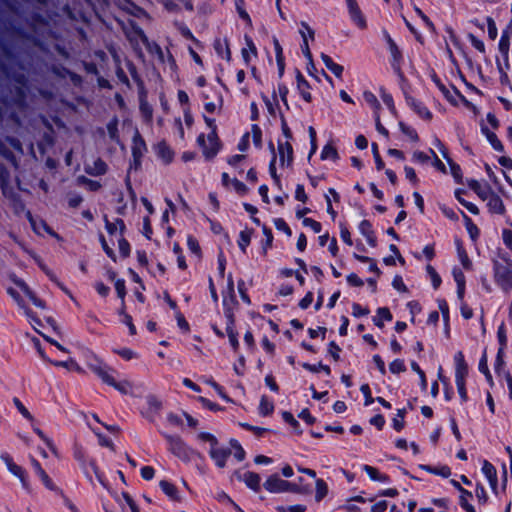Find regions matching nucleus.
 <instances>
[{
  "instance_id": "obj_48",
  "label": "nucleus",
  "mask_w": 512,
  "mask_h": 512,
  "mask_svg": "<svg viewBox=\"0 0 512 512\" xmlns=\"http://www.w3.org/2000/svg\"><path fill=\"white\" fill-rule=\"evenodd\" d=\"M52 364L78 372L81 371V367L73 359H68L67 361H53Z\"/></svg>"
},
{
  "instance_id": "obj_63",
  "label": "nucleus",
  "mask_w": 512,
  "mask_h": 512,
  "mask_svg": "<svg viewBox=\"0 0 512 512\" xmlns=\"http://www.w3.org/2000/svg\"><path fill=\"white\" fill-rule=\"evenodd\" d=\"M198 438L201 441L208 442L210 444V447L215 446V444H218L217 438L210 433L201 432L198 434Z\"/></svg>"
},
{
  "instance_id": "obj_42",
  "label": "nucleus",
  "mask_w": 512,
  "mask_h": 512,
  "mask_svg": "<svg viewBox=\"0 0 512 512\" xmlns=\"http://www.w3.org/2000/svg\"><path fill=\"white\" fill-rule=\"evenodd\" d=\"M274 410V404L266 396H262L259 405V413L263 416L271 414Z\"/></svg>"
},
{
  "instance_id": "obj_2",
  "label": "nucleus",
  "mask_w": 512,
  "mask_h": 512,
  "mask_svg": "<svg viewBox=\"0 0 512 512\" xmlns=\"http://www.w3.org/2000/svg\"><path fill=\"white\" fill-rule=\"evenodd\" d=\"M164 437L169 445L170 452L182 461L189 462L195 455V451L188 447L179 436L165 434Z\"/></svg>"
},
{
  "instance_id": "obj_31",
  "label": "nucleus",
  "mask_w": 512,
  "mask_h": 512,
  "mask_svg": "<svg viewBox=\"0 0 512 512\" xmlns=\"http://www.w3.org/2000/svg\"><path fill=\"white\" fill-rule=\"evenodd\" d=\"M0 459H1V460L4 462V464L6 465V467H7L8 471H9L12 475H14V476H16V474H17L18 472H20V470L22 469V467H21V466L17 465V464L14 462V460H13L12 456H11L9 453H7V452H2V453H1V455H0Z\"/></svg>"
},
{
  "instance_id": "obj_55",
  "label": "nucleus",
  "mask_w": 512,
  "mask_h": 512,
  "mask_svg": "<svg viewBox=\"0 0 512 512\" xmlns=\"http://www.w3.org/2000/svg\"><path fill=\"white\" fill-rule=\"evenodd\" d=\"M389 370L392 373H394V374H398L400 372H404L406 370V366L404 364V361L400 360V359H395L394 361H392L390 363Z\"/></svg>"
},
{
  "instance_id": "obj_56",
  "label": "nucleus",
  "mask_w": 512,
  "mask_h": 512,
  "mask_svg": "<svg viewBox=\"0 0 512 512\" xmlns=\"http://www.w3.org/2000/svg\"><path fill=\"white\" fill-rule=\"evenodd\" d=\"M118 121L117 119H113L111 120L108 124H107V131H108V134L110 136V138L112 140H117L118 139Z\"/></svg>"
},
{
  "instance_id": "obj_7",
  "label": "nucleus",
  "mask_w": 512,
  "mask_h": 512,
  "mask_svg": "<svg viewBox=\"0 0 512 512\" xmlns=\"http://www.w3.org/2000/svg\"><path fill=\"white\" fill-rule=\"evenodd\" d=\"M209 455L217 467L224 468L226 466L227 459L231 455V449L219 446L218 443L215 444V446L210 447Z\"/></svg>"
},
{
  "instance_id": "obj_57",
  "label": "nucleus",
  "mask_w": 512,
  "mask_h": 512,
  "mask_svg": "<svg viewBox=\"0 0 512 512\" xmlns=\"http://www.w3.org/2000/svg\"><path fill=\"white\" fill-rule=\"evenodd\" d=\"M479 371L486 376V378L489 382H492V376H491L488 366H487V357L485 354L482 356V358L479 361Z\"/></svg>"
},
{
  "instance_id": "obj_52",
  "label": "nucleus",
  "mask_w": 512,
  "mask_h": 512,
  "mask_svg": "<svg viewBox=\"0 0 512 512\" xmlns=\"http://www.w3.org/2000/svg\"><path fill=\"white\" fill-rule=\"evenodd\" d=\"M271 148H272V151H273V157H272V160L269 164V173L272 177V179L274 180V183L277 185V186H280V178L279 176L277 175V172H276V166H275V163H276V155L274 153V148L273 146L271 145Z\"/></svg>"
},
{
  "instance_id": "obj_25",
  "label": "nucleus",
  "mask_w": 512,
  "mask_h": 512,
  "mask_svg": "<svg viewBox=\"0 0 512 512\" xmlns=\"http://www.w3.org/2000/svg\"><path fill=\"white\" fill-rule=\"evenodd\" d=\"M146 152L147 147L145 141L140 136L139 132L136 131L132 143V156L143 157Z\"/></svg>"
},
{
  "instance_id": "obj_41",
  "label": "nucleus",
  "mask_w": 512,
  "mask_h": 512,
  "mask_svg": "<svg viewBox=\"0 0 512 512\" xmlns=\"http://www.w3.org/2000/svg\"><path fill=\"white\" fill-rule=\"evenodd\" d=\"M328 493V486L323 479L316 480L315 500L320 502Z\"/></svg>"
},
{
  "instance_id": "obj_17",
  "label": "nucleus",
  "mask_w": 512,
  "mask_h": 512,
  "mask_svg": "<svg viewBox=\"0 0 512 512\" xmlns=\"http://www.w3.org/2000/svg\"><path fill=\"white\" fill-rule=\"evenodd\" d=\"M89 368L97 374L99 378L104 382L105 380H109L108 376L111 373H114V370H112L107 365L103 364L98 359H95L93 362L89 363Z\"/></svg>"
},
{
  "instance_id": "obj_40",
  "label": "nucleus",
  "mask_w": 512,
  "mask_h": 512,
  "mask_svg": "<svg viewBox=\"0 0 512 512\" xmlns=\"http://www.w3.org/2000/svg\"><path fill=\"white\" fill-rule=\"evenodd\" d=\"M251 236L252 231L248 229L242 230L239 234L238 246L244 253L246 252V248L249 246L251 242Z\"/></svg>"
},
{
  "instance_id": "obj_8",
  "label": "nucleus",
  "mask_w": 512,
  "mask_h": 512,
  "mask_svg": "<svg viewBox=\"0 0 512 512\" xmlns=\"http://www.w3.org/2000/svg\"><path fill=\"white\" fill-rule=\"evenodd\" d=\"M348 8L349 16L352 22L360 29H365L367 26L366 19L360 10L356 0H345Z\"/></svg>"
},
{
  "instance_id": "obj_38",
  "label": "nucleus",
  "mask_w": 512,
  "mask_h": 512,
  "mask_svg": "<svg viewBox=\"0 0 512 512\" xmlns=\"http://www.w3.org/2000/svg\"><path fill=\"white\" fill-rule=\"evenodd\" d=\"M408 103L413 109L418 113V115L424 119L431 118V112L420 102H417L414 99L408 100Z\"/></svg>"
},
{
  "instance_id": "obj_21",
  "label": "nucleus",
  "mask_w": 512,
  "mask_h": 512,
  "mask_svg": "<svg viewBox=\"0 0 512 512\" xmlns=\"http://www.w3.org/2000/svg\"><path fill=\"white\" fill-rule=\"evenodd\" d=\"M240 480H242L250 489L256 492L260 490L261 478L257 473L247 471L242 476H240Z\"/></svg>"
},
{
  "instance_id": "obj_9",
  "label": "nucleus",
  "mask_w": 512,
  "mask_h": 512,
  "mask_svg": "<svg viewBox=\"0 0 512 512\" xmlns=\"http://www.w3.org/2000/svg\"><path fill=\"white\" fill-rule=\"evenodd\" d=\"M237 304L235 290H234V282L231 275L228 276L227 279V287L223 291V305L225 307V311L230 309L232 311L231 306Z\"/></svg>"
},
{
  "instance_id": "obj_10",
  "label": "nucleus",
  "mask_w": 512,
  "mask_h": 512,
  "mask_svg": "<svg viewBox=\"0 0 512 512\" xmlns=\"http://www.w3.org/2000/svg\"><path fill=\"white\" fill-rule=\"evenodd\" d=\"M482 473L486 477V479L489 482V485L492 489V491L497 494V471L496 468L487 460H484L482 463Z\"/></svg>"
},
{
  "instance_id": "obj_29",
  "label": "nucleus",
  "mask_w": 512,
  "mask_h": 512,
  "mask_svg": "<svg viewBox=\"0 0 512 512\" xmlns=\"http://www.w3.org/2000/svg\"><path fill=\"white\" fill-rule=\"evenodd\" d=\"M321 59L327 69H329L336 77L340 78L343 73V67L335 63L332 58L326 54H321Z\"/></svg>"
},
{
  "instance_id": "obj_13",
  "label": "nucleus",
  "mask_w": 512,
  "mask_h": 512,
  "mask_svg": "<svg viewBox=\"0 0 512 512\" xmlns=\"http://www.w3.org/2000/svg\"><path fill=\"white\" fill-rule=\"evenodd\" d=\"M278 153L282 166H290L293 161V148L288 141L278 143Z\"/></svg>"
},
{
  "instance_id": "obj_36",
  "label": "nucleus",
  "mask_w": 512,
  "mask_h": 512,
  "mask_svg": "<svg viewBox=\"0 0 512 512\" xmlns=\"http://www.w3.org/2000/svg\"><path fill=\"white\" fill-rule=\"evenodd\" d=\"M455 486L457 488H459V490L461 492V496H460L461 507L463 509H465L467 512H476L474 507L468 502V499L472 498V493L463 488H460V486L457 483H455Z\"/></svg>"
},
{
  "instance_id": "obj_54",
  "label": "nucleus",
  "mask_w": 512,
  "mask_h": 512,
  "mask_svg": "<svg viewBox=\"0 0 512 512\" xmlns=\"http://www.w3.org/2000/svg\"><path fill=\"white\" fill-rule=\"evenodd\" d=\"M288 92H289L288 87L283 83L278 84L277 92H274V97H276L278 95L280 97L281 101L287 107H288V103H287Z\"/></svg>"
},
{
  "instance_id": "obj_35",
  "label": "nucleus",
  "mask_w": 512,
  "mask_h": 512,
  "mask_svg": "<svg viewBox=\"0 0 512 512\" xmlns=\"http://www.w3.org/2000/svg\"><path fill=\"white\" fill-rule=\"evenodd\" d=\"M161 490L172 500H178V491L177 488L169 481L162 480L159 483Z\"/></svg>"
},
{
  "instance_id": "obj_62",
  "label": "nucleus",
  "mask_w": 512,
  "mask_h": 512,
  "mask_svg": "<svg viewBox=\"0 0 512 512\" xmlns=\"http://www.w3.org/2000/svg\"><path fill=\"white\" fill-rule=\"evenodd\" d=\"M458 256H459V260H460L461 264L463 265V267L466 269H470L472 266V263L467 255V253L463 249L458 248Z\"/></svg>"
},
{
  "instance_id": "obj_27",
  "label": "nucleus",
  "mask_w": 512,
  "mask_h": 512,
  "mask_svg": "<svg viewBox=\"0 0 512 512\" xmlns=\"http://www.w3.org/2000/svg\"><path fill=\"white\" fill-rule=\"evenodd\" d=\"M88 467L91 468V470L93 471V473L95 474L97 480L99 481V483L104 487V488H108L107 486V482L104 478V476L102 475V473H100V471L98 470V467L96 466L95 462L94 461H89L87 466H84L83 467V470H84V473L86 475V477L88 478L89 481H92V477L90 475V472L88 470Z\"/></svg>"
},
{
  "instance_id": "obj_16",
  "label": "nucleus",
  "mask_w": 512,
  "mask_h": 512,
  "mask_svg": "<svg viewBox=\"0 0 512 512\" xmlns=\"http://www.w3.org/2000/svg\"><path fill=\"white\" fill-rule=\"evenodd\" d=\"M509 46L510 38L507 31H504L499 40L498 49L502 57L503 64L509 68Z\"/></svg>"
},
{
  "instance_id": "obj_50",
  "label": "nucleus",
  "mask_w": 512,
  "mask_h": 512,
  "mask_svg": "<svg viewBox=\"0 0 512 512\" xmlns=\"http://www.w3.org/2000/svg\"><path fill=\"white\" fill-rule=\"evenodd\" d=\"M230 445L235 450L234 451V457L238 461H243L244 458H245V451L242 448V446L239 444V442L237 440H235V439H231L230 440Z\"/></svg>"
},
{
  "instance_id": "obj_34",
  "label": "nucleus",
  "mask_w": 512,
  "mask_h": 512,
  "mask_svg": "<svg viewBox=\"0 0 512 512\" xmlns=\"http://www.w3.org/2000/svg\"><path fill=\"white\" fill-rule=\"evenodd\" d=\"M392 314L390 313L388 308L382 307L377 310L376 316L373 318V322L376 326L382 328L384 321H391Z\"/></svg>"
},
{
  "instance_id": "obj_60",
  "label": "nucleus",
  "mask_w": 512,
  "mask_h": 512,
  "mask_svg": "<svg viewBox=\"0 0 512 512\" xmlns=\"http://www.w3.org/2000/svg\"><path fill=\"white\" fill-rule=\"evenodd\" d=\"M360 391L362 392V394L364 395L365 397V406H370L373 402H374V399L371 395V390H370V387L368 384H363L361 387H360Z\"/></svg>"
},
{
  "instance_id": "obj_4",
  "label": "nucleus",
  "mask_w": 512,
  "mask_h": 512,
  "mask_svg": "<svg viewBox=\"0 0 512 512\" xmlns=\"http://www.w3.org/2000/svg\"><path fill=\"white\" fill-rule=\"evenodd\" d=\"M197 143L202 148L203 154L207 159L215 157L220 148L216 131H211L207 137L204 134H200L197 138Z\"/></svg>"
},
{
  "instance_id": "obj_44",
  "label": "nucleus",
  "mask_w": 512,
  "mask_h": 512,
  "mask_svg": "<svg viewBox=\"0 0 512 512\" xmlns=\"http://www.w3.org/2000/svg\"><path fill=\"white\" fill-rule=\"evenodd\" d=\"M105 227L110 234H115L118 230L122 233L125 229V224L121 219H116L114 222H109L106 219Z\"/></svg>"
},
{
  "instance_id": "obj_24",
  "label": "nucleus",
  "mask_w": 512,
  "mask_h": 512,
  "mask_svg": "<svg viewBox=\"0 0 512 512\" xmlns=\"http://www.w3.org/2000/svg\"><path fill=\"white\" fill-rule=\"evenodd\" d=\"M156 154L165 164L171 163L174 158L173 150L164 142L156 146Z\"/></svg>"
},
{
  "instance_id": "obj_51",
  "label": "nucleus",
  "mask_w": 512,
  "mask_h": 512,
  "mask_svg": "<svg viewBox=\"0 0 512 512\" xmlns=\"http://www.w3.org/2000/svg\"><path fill=\"white\" fill-rule=\"evenodd\" d=\"M363 469H364V471H366V473L370 476V478L372 480L386 481V479H387L386 476L381 475L379 473V471L376 468L372 467V466L364 465Z\"/></svg>"
},
{
  "instance_id": "obj_26",
  "label": "nucleus",
  "mask_w": 512,
  "mask_h": 512,
  "mask_svg": "<svg viewBox=\"0 0 512 512\" xmlns=\"http://www.w3.org/2000/svg\"><path fill=\"white\" fill-rule=\"evenodd\" d=\"M7 293L16 301V303L19 305V307L24 310L26 316L32 322L39 323V321L34 317L33 313L25 306L22 298L20 297L19 293L15 289L9 287V288H7Z\"/></svg>"
},
{
  "instance_id": "obj_39",
  "label": "nucleus",
  "mask_w": 512,
  "mask_h": 512,
  "mask_svg": "<svg viewBox=\"0 0 512 512\" xmlns=\"http://www.w3.org/2000/svg\"><path fill=\"white\" fill-rule=\"evenodd\" d=\"M470 188L475 191L481 198L487 200L490 193H493L488 186H482L478 181L473 180L469 184Z\"/></svg>"
},
{
  "instance_id": "obj_3",
  "label": "nucleus",
  "mask_w": 512,
  "mask_h": 512,
  "mask_svg": "<svg viewBox=\"0 0 512 512\" xmlns=\"http://www.w3.org/2000/svg\"><path fill=\"white\" fill-rule=\"evenodd\" d=\"M137 34H138L140 40L142 41V43L145 45L148 52L151 55L156 56L160 63L168 62L171 69H173L175 67V61H174L173 57L171 56V54L169 53V51H167V53H165L157 43L150 42L142 30H138Z\"/></svg>"
},
{
  "instance_id": "obj_53",
  "label": "nucleus",
  "mask_w": 512,
  "mask_h": 512,
  "mask_svg": "<svg viewBox=\"0 0 512 512\" xmlns=\"http://www.w3.org/2000/svg\"><path fill=\"white\" fill-rule=\"evenodd\" d=\"M426 270H427L428 275L430 276L433 287L435 289H437L441 284V278H440L439 274L436 272V270L431 265H428L426 267Z\"/></svg>"
},
{
  "instance_id": "obj_47",
  "label": "nucleus",
  "mask_w": 512,
  "mask_h": 512,
  "mask_svg": "<svg viewBox=\"0 0 512 512\" xmlns=\"http://www.w3.org/2000/svg\"><path fill=\"white\" fill-rule=\"evenodd\" d=\"M127 3V6H125L124 8L129 12L131 13L132 15L136 16V17H146L147 16V13L145 12L144 9H142L141 7L129 2V1H126Z\"/></svg>"
},
{
  "instance_id": "obj_58",
  "label": "nucleus",
  "mask_w": 512,
  "mask_h": 512,
  "mask_svg": "<svg viewBox=\"0 0 512 512\" xmlns=\"http://www.w3.org/2000/svg\"><path fill=\"white\" fill-rule=\"evenodd\" d=\"M512 227V224H510ZM502 240L504 245L512 251V229H503L502 230Z\"/></svg>"
},
{
  "instance_id": "obj_43",
  "label": "nucleus",
  "mask_w": 512,
  "mask_h": 512,
  "mask_svg": "<svg viewBox=\"0 0 512 512\" xmlns=\"http://www.w3.org/2000/svg\"><path fill=\"white\" fill-rule=\"evenodd\" d=\"M321 159L322 160H337L338 159V152L336 148L330 144H327L323 147L321 151Z\"/></svg>"
},
{
  "instance_id": "obj_37",
  "label": "nucleus",
  "mask_w": 512,
  "mask_h": 512,
  "mask_svg": "<svg viewBox=\"0 0 512 512\" xmlns=\"http://www.w3.org/2000/svg\"><path fill=\"white\" fill-rule=\"evenodd\" d=\"M273 45H274V51H275V55H276V62H277L278 68H279V74L281 76L284 72L283 50H282V47H281L279 41L276 38L273 39Z\"/></svg>"
},
{
  "instance_id": "obj_12",
  "label": "nucleus",
  "mask_w": 512,
  "mask_h": 512,
  "mask_svg": "<svg viewBox=\"0 0 512 512\" xmlns=\"http://www.w3.org/2000/svg\"><path fill=\"white\" fill-rule=\"evenodd\" d=\"M11 279L14 282V284L21 289V291L32 301V303L35 306L42 309L45 308L44 302L35 296V294L30 290V288L23 280L17 278L16 276H12Z\"/></svg>"
},
{
  "instance_id": "obj_15",
  "label": "nucleus",
  "mask_w": 512,
  "mask_h": 512,
  "mask_svg": "<svg viewBox=\"0 0 512 512\" xmlns=\"http://www.w3.org/2000/svg\"><path fill=\"white\" fill-rule=\"evenodd\" d=\"M226 317L228 319V323H227V327H226V332H227V336L229 338V342L231 344V346L233 347V349L236 351L239 347V342H238V339H237V333L234 329V317H233V313L230 309H227L226 312Z\"/></svg>"
},
{
  "instance_id": "obj_18",
  "label": "nucleus",
  "mask_w": 512,
  "mask_h": 512,
  "mask_svg": "<svg viewBox=\"0 0 512 512\" xmlns=\"http://www.w3.org/2000/svg\"><path fill=\"white\" fill-rule=\"evenodd\" d=\"M113 374L114 373H111L108 376L109 380H105L104 383L114 387L116 390H118L122 394H129L131 392L132 385L126 380L117 381Z\"/></svg>"
},
{
  "instance_id": "obj_46",
  "label": "nucleus",
  "mask_w": 512,
  "mask_h": 512,
  "mask_svg": "<svg viewBox=\"0 0 512 512\" xmlns=\"http://www.w3.org/2000/svg\"><path fill=\"white\" fill-rule=\"evenodd\" d=\"M427 471H429L430 473H433V474H436V475H440L444 478H447L451 475V470L448 466H440V467H430V466H425L424 467Z\"/></svg>"
},
{
  "instance_id": "obj_59",
  "label": "nucleus",
  "mask_w": 512,
  "mask_h": 512,
  "mask_svg": "<svg viewBox=\"0 0 512 512\" xmlns=\"http://www.w3.org/2000/svg\"><path fill=\"white\" fill-rule=\"evenodd\" d=\"M13 403L23 417H25L28 420H32V415L18 398H14Z\"/></svg>"
},
{
  "instance_id": "obj_61",
  "label": "nucleus",
  "mask_w": 512,
  "mask_h": 512,
  "mask_svg": "<svg viewBox=\"0 0 512 512\" xmlns=\"http://www.w3.org/2000/svg\"><path fill=\"white\" fill-rule=\"evenodd\" d=\"M303 225L311 228L315 233L321 232V223L313 220L312 218H304Z\"/></svg>"
},
{
  "instance_id": "obj_64",
  "label": "nucleus",
  "mask_w": 512,
  "mask_h": 512,
  "mask_svg": "<svg viewBox=\"0 0 512 512\" xmlns=\"http://www.w3.org/2000/svg\"><path fill=\"white\" fill-rule=\"evenodd\" d=\"M115 290L117 292V295L120 299L124 300V297L126 295V287H125V281L123 279H118L115 282Z\"/></svg>"
},
{
  "instance_id": "obj_22",
  "label": "nucleus",
  "mask_w": 512,
  "mask_h": 512,
  "mask_svg": "<svg viewBox=\"0 0 512 512\" xmlns=\"http://www.w3.org/2000/svg\"><path fill=\"white\" fill-rule=\"evenodd\" d=\"M132 161L130 163V166H129V170H128V174L125 178V184H126V187H127V190L129 192V195L131 196L132 199H135L136 197V194L132 188V184H131V179H130V173L132 170H138L141 166V159L142 157H137V156H132Z\"/></svg>"
},
{
  "instance_id": "obj_30",
  "label": "nucleus",
  "mask_w": 512,
  "mask_h": 512,
  "mask_svg": "<svg viewBox=\"0 0 512 512\" xmlns=\"http://www.w3.org/2000/svg\"><path fill=\"white\" fill-rule=\"evenodd\" d=\"M107 170V165L104 161L97 159L92 165H86L85 171L91 175H103Z\"/></svg>"
},
{
  "instance_id": "obj_14",
  "label": "nucleus",
  "mask_w": 512,
  "mask_h": 512,
  "mask_svg": "<svg viewBox=\"0 0 512 512\" xmlns=\"http://www.w3.org/2000/svg\"><path fill=\"white\" fill-rule=\"evenodd\" d=\"M147 409L142 413L150 420L153 421L154 417L160 412L162 408L161 401L155 396H148L146 399Z\"/></svg>"
},
{
  "instance_id": "obj_20",
  "label": "nucleus",
  "mask_w": 512,
  "mask_h": 512,
  "mask_svg": "<svg viewBox=\"0 0 512 512\" xmlns=\"http://www.w3.org/2000/svg\"><path fill=\"white\" fill-rule=\"evenodd\" d=\"M359 232L366 238L367 243L375 247L376 246V237L374 235L372 225L369 221L363 220L359 224Z\"/></svg>"
},
{
  "instance_id": "obj_1",
  "label": "nucleus",
  "mask_w": 512,
  "mask_h": 512,
  "mask_svg": "<svg viewBox=\"0 0 512 512\" xmlns=\"http://www.w3.org/2000/svg\"><path fill=\"white\" fill-rule=\"evenodd\" d=\"M493 272L495 283L504 291L512 290V260L506 256H501V260L493 261Z\"/></svg>"
},
{
  "instance_id": "obj_28",
  "label": "nucleus",
  "mask_w": 512,
  "mask_h": 512,
  "mask_svg": "<svg viewBox=\"0 0 512 512\" xmlns=\"http://www.w3.org/2000/svg\"><path fill=\"white\" fill-rule=\"evenodd\" d=\"M214 49L220 57L230 61L231 52L226 40H222L220 38L216 39L214 42Z\"/></svg>"
},
{
  "instance_id": "obj_45",
  "label": "nucleus",
  "mask_w": 512,
  "mask_h": 512,
  "mask_svg": "<svg viewBox=\"0 0 512 512\" xmlns=\"http://www.w3.org/2000/svg\"><path fill=\"white\" fill-rule=\"evenodd\" d=\"M303 368L306 370H309L311 372L317 373L320 370L324 371L327 375H330L331 370L327 365H323L322 363L318 364H309V363H303Z\"/></svg>"
},
{
  "instance_id": "obj_49",
  "label": "nucleus",
  "mask_w": 512,
  "mask_h": 512,
  "mask_svg": "<svg viewBox=\"0 0 512 512\" xmlns=\"http://www.w3.org/2000/svg\"><path fill=\"white\" fill-rule=\"evenodd\" d=\"M15 477L19 479L24 490H26L28 493L32 491L27 472L25 471L24 468H22L20 472L16 474Z\"/></svg>"
},
{
  "instance_id": "obj_5",
  "label": "nucleus",
  "mask_w": 512,
  "mask_h": 512,
  "mask_svg": "<svg viewBox=\"0 0 512 512\" xmlns=\"http://www.w3.org/2000/svg\"><path fill=\"white\" fill-rule=\"evenodd\" d=\"M264 488L270 493L298 492V486L286 480H282L278 475H271L264 483Z\"/></svg>"
},
{
  "instance_id": "obj_23",
  "label": "nucleus",
  "mask_w": 512,
  "mask_h": 512,
  "mask_svg": "<svg viewBox=\"0 0 512 512\" xmlns=\"http://www.w3.org/2000/svg\"><path fill=\"white\" fill-rule=\"evenodd\" d=\"M296 82H297V90L299 91L301 97L306 102H310L312 100V96L309 92L310 86L300 72H297Z\"/></svg>"
},
{
  "instance_id": "obj_11",
  "label": "nucleus",
  "mask_w": 512,
  "mask_h": 512,
  "mask_svg": "<svg viewBox=\"0 0 512 512\" xmlns=\"http://www.w3.org/2000/svg\"><path fill=\"white\" fill-rule=\"evenodd\" d=\"M455 361V381H465L468 374V366L464 360V355L461 351L457 352L454 356Z\"/></svg>"
},
{
  "instance_id": "obj_33",
  "label": "nucleus",
  "mask_w": 512,
  "mask_h": 512,
  "mask_svg": "<svg viewBox=\"0 0 512 512\" xmlns=\"http://www.w3.org/2000/svg\"><path fill=\"white\" fill-rule=\"evenodd\" d=\"M246 40V47L242 49V57L246 64H248L251 61L252 56H256L257 50L256 46L253 43L252 39L249 37H245Z\"/></svg>"
},
{
  "instance_id": "obj_32",
  "label": "nucleus",
  "mask_w": 512,
  "mask_h": 512,
  "mask_svg": "<svg viewBox=\"0 0 512 512\" xmlns=\"http://www.w3.org/2000/svg\"><path fill=\"white\" fill-rule=\"evenodd\" d=\"M482 133L486 136L487 140L491 144V146L494 148V150L498 152L503 151V145L501 141L497 138L496 134L492 131H490L487 127L481 128Z\"/></svg>"
},
{
  "instance_id": "obj_6",
  "label": "nucleus",
  "mask_w": 512,
  "mask_h": 512,
  "mask_svg": "<svg viewBox=\"0 0 512 512\" xmlns=\"http://www.w3.org/2000/svg\"><path fill=\"white\" fill-rule=\"evenodd\" d=\"M383 37L387 43L388 50L391 55V65L396 72H399L401 68V63L403 61L401 50L399 49V47L397 46V44L391 38L387 31H383Z\"/></svg>"
},
{
  "instance_id": "obj_19",
  "label": "nucleus",
  "mask_w": 512,
  "mask_h": 512,
  "mask_svg": "<svg viewBox=\"0 0 512 512\" xmlns=\"http://www.w3.org/2000/svg\"><path fill=\"white\" fill-rule=\"evenodd\" d=\"M487 206L493 213L503 214L505 212V206L502 199L495 193H490L487 197Z\"/></svg>"
}]
</instances>
